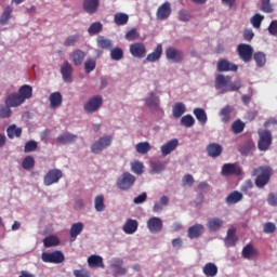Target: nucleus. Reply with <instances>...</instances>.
Wrapping results in <instances>:
<instances>
[{
    "label": "nucleus",
    "instance_id": "nucleus-51",
    "mask_svg": "<svg viewBox=\"0 0 277 277\" xmlns=\"http://www.w3.org/2000/svg\"><path fill=\"white\" fill-rule=\"evenodd\" d=\"M185 111H187V107L185 106V104L176 103L174 105V118H181V116H183Z\"/></svg>",
    "mask_w": 277,
    "mask_h": 277
},
{
    "label": "nucleus",
    "instance_id": "nucleus-55",
    "mask_svg": "<svg viewBox=\"0 0 277 277\" xmlns=\"http://www.w3.org/2000/svg\"><path fill=\"white\" fill-rule=\"evenodd\" d=\"M95 68H96V60L89 58L84 62V70L87 75H90V72H92V70H94Z\"/></svg>",
    "mask_w": 277,
    "mask_h": 277
},
{
    "label": "nucleus",
    "instance_id": "nucleus-45",
    "mask_svg": "<svg viewBox=\"0 0 277 277\" xmlns=\"http://www.w3.org/2000/svg\"><path fill=\"white\" fill-rule=\"evenodd\" d=\"M79 40H81V35L79 34L70 35L65 39L63 44L64 47H75V44H77Z\"/></svg>",
    "mask_w": 277,
    "mask_h": 277
},
{
    "label": "nucleus",
    "instance_id": "nucleus-32",
    "mask_svg": "<svg viewBox=\"0 0 277 277\" xmlns=\"http://www.w3.org/2000/svg\"><path fill=\"white\" fill-rule=\"evenodd\" d=\"M202 273L207 277H215V276H217V265H215L214 263L208 262L203 266Z\"/></svg>",
    "mask_w": 277,
    "mask_h": 277
},
{
    "label": "nucleus",
    "instance_id": "nucleus-59",
    "mask_svg": "<svg viewBox=\"0 0 277 277\" xmlns=\"http://www.w3.org/2000/svg\"><path fill=\"white\" fill-rule=\"evenodd\" d=\"M38 148V143L36 141H28L25 144L24 153H34Z\"/></svg>",
    "mask_w": 277,
    "mask_h": 277
},
{
    "label": "nucleus",
    "instance_id": "nucleus-43",
    "mask_svg": "<svg viewBox=\"0 0 277 277\" xmlns=\"http://www.w3.org/2000/svg\"><path fill=\"white\" fill-rule=\"evenodd\" d=\"M193 114L201 124H207V113L205 109L195 108Z\"/></svg>",
    "mask_w": 277,
    "mask_h": 277
},
{
    "label": "nucleus",
    "instance_id": "nucleus-13",
    "mask_svg": "<svg viewBox=\"0 0 277 277\" xmlns=\"http://www.w3.org/2000/svg\"><path fill=\"white\" fill-rule=\"evenodd\" d=\"M216 68L219 72H237L239 70V66L224 58L217 62Z\"/></svg>",
    "mask_w": 277,
    "mask_h": 277
},
{
    "label": "nucleus",
    "instance_id": "nucleus-40",
    "mask_svg": "<svg viewBox=\"0 0 277 277\" xmlns=\"http://www.w3.org/2000/svg\"><path fill=\"white\" fill-rule=\"evenodd\" d=\"M150 143L148 142H141L135 145V150L138 155H147L150 153Z\"/></svg>",
    "mask_w": 277,
    "mask_h": 277
},
{
    "label": "nucleus",
    "instance_id": "nucleus-48",
    "mask_svg": "<svg viewBox=\"0 0 277 277\" xmlns=\"http://www.w3.org/2000/svg\"><path fill=\"white\" fill-rule=\"evenodd\" d=\"M243 129H246V123H243V121L239 119L232 124V131L233 133H235V135H239V133H243Z\"/></svg>",
    "mask_w": 277,
    "mask_h": 277
},
{
    "label": "nucleus",
    "instance_id": "nucleus-21",
    "mask_svg": "<svg viewBox=\"0 0 277 277\" xmlns=\"http://www.w3.org/2000/svg\"><path fill=\"white\" fill-rule=\"evenodd\" d=\"M222 226H224V221L220 217H212L207 222V228L210 233H217Z\"/></svg>",
    "mask_w": 277,
    "mask_h": 277
},
{
    "label": "nucleus",
    "instance_id": "nucleus-41",
    "mask_svg": "<svg viewBox=\"0 0 277 277\" xmlns=\"http://www.w3.org/2000/svg\"><path fill=\"white\" fill-rule=\"evenodd\" d=\"M180 124L186 129H192L196 124V119L192 115H185L181 118Z\"/></svg>",
    "mask_w": 277,
    "mask_h": 277
},
{
    "label": "nucleus",
    "instance_id": "nucleus-50",
    "mask_svg": "<svg viewBox=\"0 0 277 277\" xmlns=\"http://www.w3.org/2000/svg\"><path fill=\"white\" fill-rule=\"evenodd\" d=\"M36 166V160L31 156H26L22 162V168L24 170H31Z\"/></svg>",
    "mask_w": 277,
    "mask_h": 277
},
{
    "label": "nucleus",
    "instance_id": "nucleus-17",
    "mask_svg": "<svg viewBox=\"0 0 277 277\" xmlns=\"http://www.w3.org/2000/svg\"><path fill=\"white\" fill-rule=\"evenodd\" d=\"M101 8L100 0H83V10L87 14H96Z\"/></svg>",
    "mask_w": 277,
    "mask_h": 277
},
{
    "label": "nucleus",
    "instance_id": "nucleus-4",
    "mask_svg": "<svg viewBox=\"0 0 277 277\" xmlns=\"http://www.w3.org/2000/svg\"><path fill=\"white\" fill-rule=\"evenodd\" d=\"M111 142H114L113 135H106V136L100 137L98 141H95L91 145V153H93L94 155H98L100 153H103L105 148H109V146H111Z\"/></svg>",
    "mask_w": 277,
    "mask_h": 277
},
{
    "label": "nucleus",
    "instance_id": "nucleus-22",
    "mask_svg": "<svg viewBox=\"0 0 277 277\" xmlns=\"http://www.w3.org/2000/svg\"><path fill=\"white\" fill-rule=\"evenodd\" d=\"M88 265L91 267V269L101 267L102 269H105V263H103V256L101 255H90L88 258Z\"/></svg>",
    "mask_w": 277,
    "mask_h": 277
},
{
    "label": "nucleus",
    "instance_id": "nucleus-42",
    "mask_svg": "<svg viewBox=\"0 0 277 277\" xmlns=\"http://www.w3.org/2000/svg\"><path fill=\"white\" fill-rule=\"evenodd\" d=\"M94 207H95V211H97L98 213L105 211V196L103 195L96 196L94 200Z\"/></svg>",
    "mask_w": 277,
    "mask_h": 277
},
{
    "label": "nucleus",
    "instance_id": "nucleus-61",
    "mask_svg": "<svg viewBox=\"0 0 277 277\" xmlns=\"http://www.w3.org/2000/svg\"><path fill=\"white\" fill-rule=\"evenodd\" d=\"M262 3V12H265L266 14H272L274 12V8H272V3H269V0H261Z\"/></svg>",
    "mask_w": 277,
    "mask_h": 277
},
{
    "label": "nucleus",
    "instance_id": "nucleus-53",
    "mask_svg": "<svg viewBox=\"0 0 277 277\" xmlns=\"http://www.w3.org/2000/svg\"><path fill=\"white\" fill-rule=\"evenodd\" d=\"M172 150H174V140H171L167 144L161 146V154L163 157L170 155Z\"/></svg>",
    "mask_w": 277,
    "mask_h": 277
},
{
    "label": "nucleus",
    "instance_id": "nucleus-44",
    "mask_svg": "<svg viewBox=\"0 0 277 277\" xmlns=\"http://www.w3.org/2000/svg\"><path fill=\"white\" fill-rule=\"evenodd\" d=\"M101 31H103V24L101 22H94L88 28L90 36H96V34H101Z\"/></svg>",
    "mask_w": 277,
    "mask_h": 277
},
{
    "label": "nucleus",
    "instance_id": "nucleus-49",
    "mask_svg": "<svg viewBox=\"0 0 277 277\" xmlns=\"http://www.w3.org/2000/svg\"><path fill=\"white\" fill-rule=\"evenodd\" d=\"M233 111V107L225 106L221 109L220 116L222 118V122H228L230 120V114Z\"/></svg>",
    "mask_w": 277,
    "mask_h": 277
},
{
    "label": "nucleus",
    "instance_id": "nucleus-26",
    "mask_svg": "<svg viewBox=\"0 0 277 277\" xmlns=\"http://www.w3.org/2000/svg\"><path fill=\"white\" fill-rule=\"evenodd\" d=\"M162 53H163V47L161 45V43H159V44H157L155 51L147 55L144 63L146 64V62H151V63L158 62V60H160Z\"/></svg>",
    "mask_w": 277,
    "mask_h": 277
},
{
    "label": "nucleus",
    "instance_id": "nucleus-10",
    "mask_svg": "<svg viewBox=\"0 0 277 277\" xmlns=\"http://www.w3.org/2000/svg\"><path fill=\"white\" fill-rule=\"evenodd\" d=\"M124 260L115 258L111 260L110 269L114 272V276H127V268L123 267Z\"/></svg>",
    "mask_w": 277,
    "mask_h": 277
},
{
    "label": "nucleus",
    "instance_id": "nucleus-46",
    "mask_svg": "<svg viewBox=\"0 0 277 277\" xmlns=\"http://www.w3.org/2000/svg\"><path fill=\"white\" fill-rule=\"evenodd\" d=\"M44 248H53V246H60V238L57 236H48L43 239Z\"/></svg>",
    "mask_w": 277,
    "mask_h": 277
},
{
    "label": "nucleus",
    "instance_id": "nucleus-38",
    "mask_svg": "<svg viewBox=\"0 0 277 277\" xmlns=\"http://www.w3.org/2000/svg\"><path fill=\"white\" fill-rule=\"evenodd\" d=\"M115 25L121 27L122 25H127L129 23V15L127 13H116L114 16Z\"/></svg>",
    "mask_w": 277,
    "mask_h": 277
},
{
    "label": "nucleus",
    "instance_id": "nucleus-12",
    "mask_svg": "<svg viewBox=\"0 0 277 277\" xmlns=\"http://www.w3.org/2000/svg\"><path fill=\"white\" fill-rule=\"evenodd\" d=\"M147 228L153 234L161 233L163 230V221L157 216H153L147 221Z\"/></svg>",
    "mask_w": 277,
    "mask_h": 277
},
{
    "label": "nucleus",
    "instance_id": "nucleus-56",
    "mask_svg": "<svg viewBox=\"0 0 277 277\" xmlns=\"http://www.w3.org/2000/svg\"><path fill=\"white\" fill-rule=\"evenodd\" d=\"M265 16L256 13L254 16L251 17V25H253V27L255 29H259L261 27V23H263Z\"/></svg>",
    "mask_w": 277,
    "mask_h": 277
},
{
    "label": "nucleus",
    "instance_id": "nucleus-5",
    "mask_svg": "<svg viewBox=\"0 0 277 277\" xmlns=\"http://www.w3.org/2000/svg\"><path fill=\"white\" fill-rule=\"evenodd\" d=\"M41 261L43 263H53L54 265H60V263H64L66 258L62 251H54V252H43L41 254Z\"/></svg>",
    "mask_w": 277,
    "mask_h": 277
},
{
    "label": "nucleus",
    "instance_id": "nucleus-16",
    "mask_svg": "<svg viewBox=\"0 0 277 277\" xmlns=\"http://www.w3.org/2000/svg\"><path fill=\"white\" fill-rule=\"evenodd\" d=\"M172 14V6L170 5V2L162 3L156 13V16L158 21H166Z\"/></svg>",
    "mask_w": 277,
    "mask_h": 277
},
{
    "label": "nucleus",
    "instance_id": "nucleus-29",
    "mask_svg": "<svg viewBox=\"0 0 277 277\" xmlns=\"http://www.w3.org/2000/svg\"><path fill=\"white\" fill-rule=\"evenodd\" d=\"M243 200V194H241L238 190H234L228 194V196L225 199V202L227 205H237V202H241Z\"/></svg>",
    "mask_w": 277,
    "mask_h": 277
},
{
    "label": "nucleus",
    "instance_id": "nucleus-3",
    "mask_svg": "<svg viewBox=\"0 0 277 277\" xmlns=\"http://www.w3.org/2000/svg\"><path fill=\"white\" fill-rule=\"evenodd\" d=\"M135 175L123 172L117 180V187L121 189V192H129L133 185H135Z\"/></svg>",
    "mask_w": 277,
    "mask_h": 277
},
{
    "label": "nucleus",
    "instance_id": "nucleus-31",
    "mask_svg": "<svg viewBox=\"0 0 277 277\" xmlns=\"http://www.w3.org/2000/svg\"><path fill=\"white\" fill-rule=\"evenodd\" d=\"M19 96L23 98V101H27L29 98H31V96H34V89L31 88V85L28 84H24L19 88L18 93Z\"/></svg>",
    "mask_w": 277,
    "mask_h": 277
},
{
    "label": "nucleus",
    "instance_id": "nucleus-9",
    "mask_svg": "<svg viewBox=\"0 0 277 277\" xmlns=\"http://www.w3.org/2000/svg\"><path fill=\"white\" fill-rule=\"evenodd\" d=\"M222 176H241V167L237 163H225L221 170Z\"/></svg>",
    "mask_w": 277,
    "mask_h": 277
},
{
    "label": "nucleus",
    "instance_id": "nucleus-27",
    "mask_svg": "<svg viewBox=\"0 0 277 277\" xmlns=\"http://www.w3.org/2000/svg\"><path fill=\"white\" fill-rule=\"evenodd\" d=\"M237 243V229L232 227L227 230V236L225 238V245L227 248H233Z\"/></svg>",
    "mask_w": 277,
    "mask_h": 277
},
{
    "label": "nucleus",
    "instance_id": "nucleus-20",
    "mask_svg": "<svg viewBox=\"0 0 277 277\" xmlns=\"http://www.w3.org/2000/svg\"><path fill=\"white\" fill-rule=\"evenodd\" d=\"M23 103H25V101L18 93H13L5 100V105H8V107H21Z\"/></svg>",
    "mask_w": 277,
    "mask_h": 277
},
{
    "label": "nucleus",
    "instance_id": "nucleus-25",
    "mask_svg": "<svg viewBox=\"0 0 277 277\" xmlns=\"http://www.w3.org/2000/svg\"><path fill=\"white\" fill-rule=\"evenodd\" d=\"M83 60H85V52L82 50H75L70 55V61L74 66H81L83 64Z\"/></svg>",
    "mask_w": 277,
    "mask_h": 277
},
{
    "label": "nucleus",
    "instance_id": "nucleus-62",
    "mask_svg": "<svg viewBox=\"0 0 277 277\" xmlns=\"http://www.w3.org/2000/svg\"><path fill=\"white\" fill-rule=\"evenodd\" d=\"M11 106H0V118H10L12 116V109H10Z\"/></svg>",
    "mask_w": 277,
    "mask_h": 277
},
{
    "label": "nucleus",
    "instance_id": "nucleus-52",
    "mask_svg": "<svg viewBox=\"0 0 277 277\" xmlns=\"http://www.w3.org/2000/svg\"><path fill=\"white\" fill-rule=\"evenodd\" d=\"M110 57L115 62H120V60H122V57H124V52L120 48H115L110 51Z\"/></svg>",
    "mask_w": 277,
    "mask_h": 277
},
{
    "label": "nucleus",
    "instance_id": "nucleus-60",
    "mask_svg": "<svg viewBox=\"0 0 277 277\" xmlns=\"http://www.w3.org/2000/svg\"><path fill=\"white\" fill-rule=\"evenodd\" d=\"M263 230L266 235H272L276 233V224L267 222L264 224Z\"/></svg>",
    "mask_w": 277,
    "mask_h": 277
},
{
    "label": "nucleus",
    "instance_id": "nucleus-7",
    "mask_svg": "<svg viewBox=\"0 0 277 277\" xmlns=\"http://www.w3.org/2000/svg\"><path fill=\"white\" fill-rule=\"evenodd\" d=\"M233 81V78L230 76H224L222 74H219L215 77V90H219L221 94H226L228 92V87L230 85V82Z\"/></svg>",
    "mask_w": 277,
    "mask_h": 277
},
{
    "label": "nucleus",
    "instance_id": "nucleus-64",
    "mask_svg": "<svg viewBox=\"0 0 277 277\" xmlns=\"http://www.w3.org/2000/svg\"><path fill=\"white\" fill-rule=\"evenodd\" d=\"M268 32L271 34V36H277V21L276 19L271 22V24L268 26Z\"/></svg>",
    "mask_w": 277,
    "mask_h": 277
},
{
    "label": "nucleus",
    "instance_id": "nucleus-19",
    "mask_svg": "<svg viewBox=\"0 0 277 277\" xmlns=\"http://www.w3.org/2000/svg\"><path fill=\"white\" fill-rule=\"evenodd\" d=\"M202 233H205V225L195 224L188 228L187 237L189 239H198V237H200V235H202Z\"/></svg>",
    "mask_w": 277,
    "mask_h": 277
},
{
    "label": "nucleus",
    "instance_id": "nucleus-37",
    "mask_svg": "<svg viewBox=\"0 0 277 277\" xmlns=\"http://www.w3.org/2000/svg\"><path fill=\"white\" fill-rule=\"evenodd\" d=\"M258 255H259V252L256 251V249H254V246H252V243L247 245L242 249L243 259H251V256H258Z\"/></svg>",
    "mask_w": 277,
    "mask_h": 277
},
{
    "label": "nucleus",
    "instance_id": "nucleus-63",
    "mask_svg": "<svg viewBox=\"0 0 277 277\" xmlns=\"http://www.w3.org/2000/svg\"><path fill=\"white\" fill-rule=\"evenodd\" d=\"M182 183L184 187H192L194 185V176L192 174L184 175Z\"/></svg>",
    "mask_w": 277,
    "mask_h": 277
},
{
    "label": "nucleus",
    "instance_id": "nucleus-34",
    "mask_svg": "<svg viewBox=\"0 0 277 277\" xmlns=\"http://www.w3.org/2000/svg\"><path fill=\"white\" fill-rule=\"evenodd\" d=\"M12 5H8L4 8L2 15L0 16V25H8L10 19L12 18V12H13Z\"/></svg>",
    "mask_w": 277,
    "mask_h": 277
},
{
    "label": "nucleus",
    "instance_id": "nucleus-36",
    "mask_svg": "<svg viewBox=\"0 0 277 277\" xmlns=\"http://www.w3.org/2000/svg\"><path fill=\"white\" fill-rule=\"evenodd\" d=\"M253 60L258 66V68H263L265 64H267V56L263 52H255L253 54Z\"/></svg>",
    "mask_w": 277,
    "mask_h": 277
},
{
    "label": "nucleus",
    "instance_id": "nucleus-35",
    "mask_svg": "<svg viewBox=\"0 0 277 277\" xmlns=\"http://www.w3.org/2000/svg\"><path fill=\"white\" fill-rule=\"evenodd\" d=\"M82 232H83V223L78 222V223H74L71 225L69 235H70L71 239H77V237H79V235H81Z\"/></svg>",
    "mask_w": 277,
    "mask_h": 277
},
{
    "label": "nucleus",
    "instance_id": "nucleus-1",
    "mask_svg": "<svg viewBox=\"0 0 277 277\" xmlns=\"http://www.w3.org/2000/svg\"><path fill=\"white\" fill-rule=\"evenodd\" d=\"M252 176H256L255 186L263 189L269 180L272 179V168L269 167H258L253 169Z\"/></svg>",
    "mask_w": 277,
    "mask_h": 277
},
{
    "label": "nucleus",
    "instance_id": "nucleus-24",
    "mask_svg": "<svg viewBox=\"0 0 277 277\" xmlns=\"http://www.w3.org/2000/svg\"><path fill=\"white\" fill-rule=\"evenodd\" d=\"M51 109H57V107H62V103H64V97L62 93L54 92L49 97Z\"/></svg>",
    "mask_w": 277,
    "mask_h": 277
},
{
    "label": "nucleus",
    "instance_id": "nucleus-54",
    "mask_svg": "<svg viewBox=\"0 0 277 277\" xmlns=\"http://www.w3.org/2000/svg\"><path fill=\"white\" fill-rule=\"evenodd\" d=\"M131 170L134 174H143L144 173V163L140 161H134L131 163Z\"/></svg>",
    "mask_w": 277,
    "mask_h": 277
},
{
    "label": "nucleus",
    "instance_id": "nucleus-39",
    "mask_svg": "<svg viewBox=\"0 0 277 277\" xmlns=\"http://www.w3.org/2000/svg\"><path fill=\"white\" fill-rule=\"evenodd\" d=\"M145 103L150 109H157L159 107V97L155 93H150L145 100Z\"/></svg>",
    "mask_w": 277,
    "mask_h": 277
},
{
    "label": "nucleus",
    "instance_id": "nucleus-6",
    "mask_svg": "<svg viewBox=\"0 0 277 277\" xmlns=\"http://www.w3.org/2000/svg\"><path fill=\"white\" fill-rule=\"evenodd\" d=\"M237 53L242 62L248 64L249 62H252V56L254 55V49L252 45L248 43H240L237 47Z\"/></svg>",
    "mask_w": 277,
    "mask_h": 277
},
{
    "label": "nucleus",
    "instance_id": "nucleus-28",
    "mask_svg": "<svg viewBox=\"0 0 277 277\" xmlns=\"http://www.w3.org/2000/svg\"><path fill=\"white\" fill-rule=\"evenodd\" d=\"M137 226H140V224L136 220L128 219L126 224L123 225V232L126 233V235H133V233L137 230Z\"/></svg>",
    "mask_w": 277,
    "mask_h": 277
},
{
    "label": "nucleus",
    "instance_id": "nucleus-2",
    "mask_svg": "<svg viewBox=\"0 0 277 277\" xmlns=\"http://www.w3.org/2000/svg\"><path fill=\"white\" fill-rule=\"evenodd\" d=\"M259 141L258 148L261 153H267V150L272 147V143L274 142V136L272 135V131L267 129H259L258 130Z\"/></svg>",
    "mask_w": 277,
    "mask_h": 277
},
{
    "label": "nucleus",
    "instance_id": "nucleus-33",
    "mask_svg": "<svg viewBox=\"0 0 277 277\" xmlns=\"http://www.w3.org/2000/svg\"><path fill=\"white\" fill-rule=\"evenodd\" d=\"M169 202L170 198H168V196H162L160 198V201L155 202L153 207L154 213H161V211H163V207H168Z\"/></svg>",
    "mask_w": 277,
    "mask_h": 277
},
{
    "label": "nucleus",
    "instance_id": "nucleus-57",
    "mask_svg": "<svg viewBox=\"0 0 277 277\" xmlns=\"http://www.w3.org/2000/svg\"><path fill=\"white\" fill-rule=\"evenodd\" d=\"M140 38V32L135 28H132L126 34V40L129 42H133L134 40H137Z\"/></svg>",
    "mask_w": 277,
    "mask_h": 277
},
{
    "label": "nucleus",
    "instance_id": "nucleus-58",
    "mask_svg": "<svg viewBox=\"0 0 277 277\" xmlns=\"http://www.w3.org/2000/svg\"><path fill=\"white\" fill-rule=\"evenodd\" d=\"M151 170L156 173L163 172V170H166V164L161 161H154L151 162Z\"/></svg>",
    "mask_w": 277,
    "mask_h": 277
},
{
    "label": "nucleus",
    "instance_id": "nucleus-30",
    "mask_svg": "<svg viewBox=\"0 0 277 277\" xmlns=\"http://www.w3.org/2000/svg\"><path fill=\"white\" fill-rule=\"evenodd\" d=\"M6 135L9 140H14V137H21L23 135V128L16 127V124H11L6 128Z\"/></svg>",
    "mask_w": 277,
    "mask_h": 277
},
{
    "label": "nucleus",
    "instance_id": "nucleus-47",
    "mask_svg": "<svg viewBox=\"0 0 277 277\" xmlns=\"http://www.w3.org/2000/svg\"><path fill=\"white\" fill-rule=\"evenodd\" d=\"M97 45L100 47V49L109 50V49H111V47H114V43L111 42L110 39H107L105 37H98Z\"/></svg>",
    "mask_w": 277,
    "mask_h": 277
},
{
    "label": "nucleus",
    "instance_id": "nucleus-18",
    "mask_svg": "<svg viewBox=\"0 0 277 277\" xmlns=\"http://www.w3.org/2000/svg\"><path fill=\"white\" fill-rule=\"evenodd\" d=\"M130 53L133 57L142 60L146 55V47L144 43H133L130 45Z\"/></svg>",
    "mask_w": 277,
    "mask_h": 277
},
{
    "label": "nucleus",
    "instance_id": "nucleus-8",
    "mask_svg": "<svg viewBox=\"0 0 277 277\" xmlns=\"http://www.w3.org/2000/svg\"><path fill=\"white\" fill-rule=\"evenodd\" d=\"M64 176V173L60 169L50 170L43 177V183L47 187L54 185V183H60V179Z\"/></svg>",
    "mask_w": 277,
    "mask_h": 277
},
{
    "label": "nucleus",
    "instance_id": "nucleus-23",
    "mask_svg": "<svg viewBox=\"0 0 277 277\" xmlns=\"http://www.w3.org/2000/svg\"><path fill=\"white\" fill-rule=\"evenodd\" d=\"M222 145L217 143H210L207 146V154L209 157H212V159H217L220 155H222Z\"/></svg>",
    "mask_w": 277,
    "mask_h": 277
},
{
    "label": "nucleus",
    "instance_id": "nucleus-15",
    "mask_svg": "<svg viewBox=\"0 0 277 277\" xmlns=\"http://www.w3.org/2000/svg\"><path fill=\"white\" fill-rule=\"evenodd\" d=\"M77 134L72 133H63L56 137V144L58 146H66V144H75L77 142Z\"/></svg>",
    "mask_w": 277,
    "mask_h": 277
},
{
    "label": "nucleus",
    "instance_id": "nucleus-11",
    "mask_svg": "<svg viewBox=\"0 0 277 277\" xmlns=\"http://www.w3.org/2000/svg\"><path fill=\"white\" fill-rule=\"evenodd\" d=\"M103 105V97L93 96L89 100L87 104H84V111L88 114H94V111H98V108Z\"/></svg>",
    "mask_w": 277,
    "mask_h": 277
},
{
    "label": "nucleus",
    "instance_id": "nucleus-14",
    "mask_svg": "<svg viewBox=\"0 0 277 277\" xmlns=\"http://www.w3.org/2000/svg\"><path fill=\"white\" fill-rule=\"evenodd\" d=\"M61 75L63 77V81L65 83H72V65L68 63V61H65L61 65Z\"/></svg>",
    "mask_w": 277,
    "mask_h": 277
}]
</instances>
